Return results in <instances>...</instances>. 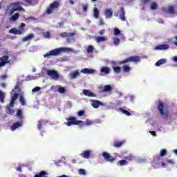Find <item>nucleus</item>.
<instances>
[{
  "label": "nucleus",
  "instance_id": "nucleus-40",
  "mask_svg": "<svg viewBox=\"0 0 177 177\" xmlns=\"http://www.w3.org/2000/svg\"><path fill=\"white\" fill-rule=\"evenodd\" d=\"M120 39L118 37H114L113 38V44L115 45V46H118L120 45Z\"/></svg>",
  "mask_w": 177,
  "mask_h": 177
},
{
  "label": "nucleus",
  "instance_id": "nucleus-58",
  "mask_svg": "<svg viewBox=\"0 0 177 177\" xmlns=\"http://www.w3.org/2000/svg\"><path fill=\"white\" fill-rule=\"evenodd\" d=\"M104 32H106V30L102 29V30H100L98 32V34H99L100 35H103V34H104Z\"/></svg>",
  "mask_w": 177,
  "mask_h": 177
},
{
  "label": "nucleus",
  "instance_id": "nucleus-41",
  "mask_svg": "<svg viewBox=\"0 0 177 177\" xmlns=\"http://www.w3.org/2000/svg\"><path fill=\"white\" fill-rule=\"evenodd\" d=\"M58 92L59 93H66V88H64V87L59 86H58Z\"/></svg>",
  "mask_w": 177,
  "mask_h": 177
},
{
  "label": "nucleus",
  "instance_id": "nucleus-50",
  "mask_svg": "<svg viewBox=\"0 0 177 177\" xmlns=\"http://www.w3.org/2000/svg\"><path fill=\"white\" fill-rule=\"evenodd\" d=\"M93 52V46H88V47L87 48V53H92Z\"/></svg>",
  "mask_w": 177,
  "mask_h": 177
},
{
  "label": "nucleus",
  "instance_id": "nucleus-11",
  "mask_svg": "<svg viewBox=\"0 0 177 177\" xmlns=\"http://www.w3.org/2000/svg\"><path fill=\"white\" fill-rule=\"evenodd\" d=\"M91 106L94 109H99L100 106H103V102H102L97 100H91Z\"/></svg>",
  "mask_w": 177,
  "mask_h": 177
},
{
  "label": "nucleus",
  "instance_id": "nucleus-52",
  "mask_svg": "<svg viewBox=\"0 0 177 177\" xmlns=\"http://www.w3.org/2000/svg\"><path fill=\"white\" fill-rule=\"evenodd\" d=\"M152 167L155 169L160 168V163L159 162H156V163H152Z\"/></svg>",
  "mask_w": 177,
  "mask_h": 177
},
{
  "label": "nucleus",
  "instance_id": "nucleus-5",
  "mask_svg": "<svg viewBox=\"0 0 177 177\" xmlns=\"http://www.w3.org/2000/svg\"><path fill=\"white\" fill-rule=\"evenodd\" d=\"M24 27H26V24L21 23L19 26V30L16 29L15 28H11L9 31L10 34H14V35H21L25 31Z\"/></svg>",
  "mask_w": 177,
  "mask_h": 177
},
{
  "label": "nucleus",
  "instance_id": "nucleus-25",
  "mask_svg": "<svg viewBox=\"0 0 177 177\" xmlns=\"http://www.w3.org/2000/svg\"><path fill=\"white\" fill-rule=\"evenodd\" d=\"M165 63H167V59H159L156 63V66L157 67H160V66H161L162 64H165Z\"/></svg>",
  "mask_w": 177,
  "mask_h": 177
},
{
  "label": "nucleus",
  "instance_id": "nucleus-35",
  "mask_svg": "<svg viewBox=\"0 0 177 177\" xmlns=\"http://www.w3.org/2000/svg\"><path fill=\"white\" fill-rule=\"evenodd\" d=\"M6 113L8 114H14L15 110H13L11 106H7L6 107Z\"/></svg>",
  "mask_w": 177,
  "mask_h": 177
},
{
  "label": "nucleus",
  "instance_id": "nucleus-36",
  "mask_svg": "<svg viewBox=\"0 0 177 177\" xmlns=\"http://www.w3.org/2000/svg\"><path fill=\"white\" fill-rule=\"evenodd\" d=\"M124 160H127V161H133V160H135V156H133V155H129L128 156L124 157Z\"/></svg>",
  "mask_w": 177,
  "mask_h": 177
},
{
  "label": "nucleus",
  "instance_id": "nucleus-53",
  "mask_svg": "<svg viewBox=\"0 0 177 177\" xmlns=\"http://www.w3.org/2000/svg\"><path fill=\"white\" fill-rule=\"evenodd\" d=\"M84 113H85V111H80L77 113V115L78 117H82V115H84Z\"/></svg>",
  "mask_w": 177,
  "mask_h": 177
},
{
  "label": "nucleus",
  "instance_id": "nucleus-3",
  "mask_svg": "<svg viewBox=\"0 0 177 177\" xmlns=\"http://www.w3.org/2000/svg\"><path fill=\"white\" fill-rule=\"evenodd\" d=\"M65 125L67 127H71V125H80V128L85 127V123L82 120H77L75 117H71L67 119V122H65Z\"/></svg>",
  "mask_w": 177,
  "mask_h": 177
},
{
  "label": "nucleus",
  "instance_id": "nucleus-6",
  "mask_svg": "<svg viewBox=\"0 0 177 177\" xmlns=\"http://www.w3.org/2000/svg\"><path fill=\"white\" fill-rule=\"evenodd\" d=\"M46 73L47 75H48V77H50V78H52V80H54L55 81H57V80H59V78H60L59 73L55 70H47Z\"/></svg>",
  "mask_w": 177,
  "mask_h": 177
},
{
  "label": "nucleus",
  "instance_id": "nucleus-12",
  "mask_svg": "<svg viewBox=\"0 0 177 177\" xmlns=\"http://www.w3.org/2000/svg\"><path fill=\"white\" fill-rule=\"evenodd\" d=\"M111 71V70L110 69V68H109L107 66H102L100 68V73H101L102 75H107V74H110Z\"/></svg>",
  "mask_w": 177,
  "mask_h": 177
},
{
  "label": "nucleus",
  "instance_id": "nucleus-27",
  "mask_svg": "<svg viewBox=\"0 0 177 177\" xmlns=\"http://www.w3.org/2000/svg\"><path fill=\"white\" fill-rule=\"evenodd\" d=\"M104 41H107V39L104 37H97L96 38V42H97V44H100V42H104Z\"/></svg>",
  "mask_w": 177,
  "mask_h": 177
},
{
  "label": "nucleus",
  "instance_id": "nucleus-33",
  "mask_svg": "<svg viewBox=\"0 0 177 177\" xmlns=\"http://www.w3.org/2000/svg\"><path fill=\"white\" fill-rule=\"evenodd\" d=\"M0 102L4 103L5 102V93L0 90Z\"/></svg>",
  "mask_w": 177,
  "mask_h": 177
},
{
  "label": "nucleus",
  "instance_id": "nucleus-9",
  "mask_svg": "<svg viewBox=\"0 0 177 177\" xmlns=\"http://www.w3.org/2000/svg\"><path fill=\"white\" fill-rule=\"evenodd\" d=\"M102 156L104 157L105 161H109V162H114L115 161V158L110 156V153L107 152H103Z\"/></svg>",
  "mask_w": 177,
  "mask_h": 177
},
{
  "label": "nucleus",
  "instance_id": "nucleus-48",
  "mask_svg": "<svg viewBox=\"0 0 177 177\" xmlns=\"http://www.w3.org/2000/svg\"><path fill=\"white\" fill-rule=\"evenodd\" d=\"M168 13H171V14L175 13V8H174V7L172 6L169 7Z\"/></svg>",
  "mask_w": 177,
  "mask_h": 177
},
{
  "label": "nucleus",
  "instance_id": "nucleus-17",
  "mask_svg": "<svg viewBox=\"0 0 177 177\" xmlns=\"http://www.w3.org/2000/svg\"><path fill=\"white\" fill-rule=\"evenodd\" d=\"M48 121L46 120H40L38 121L37 123V129H39V131H41V129H42V125H46V124H48Z\"/></svg>",
  "mask_w": 177,
  "mask_h": 177
},
{
  "label": "nucleus",
  "instance_id": "nucleus-54",
  "mask_svg": "<svg viewBox=\"0 0 177 177\" xmlns=\"http://www.w3.org/2000/svg\"><path fill=\"white\" fill-rule=\"evenodd\" d=\"M79 173L81 174V175H86V172L85 171V169H80L79 170Z\"/></svg>",
  "mask_w": 177,
  "mask_h": 177
},
{
  "label": "nucleus",
  "instance_id": "nucleus-39",
  "mask_svg": "<svg viewBox=\"0 0 177 177\" xmlns=\"http://www.w3.org/2000/svg\"><path fill=\"white\" fill-rule=\"evenodd\" d=\"M158 8V6L156 4V2H153L151 3V10H156Z\"/></svg>",
  "mask_w": 177,
  "mask_h": 177
},
{
  "label": "nucleus",
  "instance_id": "nucleus-20",
  "mask_svg": "<svg viewBox=\"0 0 177 177\" xmlns=\"http://www.w3.org/2000/svg\"><path fill=\"white\" fill-rule=\"evenodd\" d=\"M105 17L106 19H111L113 17V10L111 8L106 9L105 10Z\"/></svg>",
  "mask_w": 177,
  "mask_h": 177
},
{
  "label": "nucleus",
  "instance_id": "nucleus-24",
  "mask_svg": "<svg viewBox=\"0 0 177 177\" xmlns=\"http://www.w3.org/2000/svg\"><path fill=\"white\" fill-rule=\"evenodd\" d=\"M80 71H78V70L73 72L72 73H71V78L72 80H75V78H77V77H80Z\"/></svg>",
  "mask_w": 177,
  "mask_h": 177
},
{
  "label": "nucleus",
  "instance_id": "nucleus-46",
  "mask_svg": "<svg viewBox=\"0 0 177 177\" xmlns=\"http://www.w3.org/2000/svg\"><path fill=\"white\" fill-rule=\"evenodd\" d=\"M151 1L152 0H141V3L144 6L147 5L149 3H151Z\"/></svg>",
  "mask_w": 177,
  "mask_h": 177
},
{
  "label": "nucleus",
  "instance_id": "nucleus-42",
  "mask_svg": "<svg viewBox=\"0 0 177 177\" xmlns=\"http://www.w3.org/2000/svg\"><path fill=\"white\" fill-rule=\"evenodd\" d=\"M124 145V142H115L114 147H121Z\"/></svg>",
  "mask_w": 177,
  "mask_h": 177
},
{
  "label": "nucleus",
  "instance_id": "nucleus-55",
  "mask_svg": "<svg viewBox=\"0 0 177 177\" xmlns=\"http://www.w3.org/2000/svg\"><path fill=\"white\" fill-rule=\"evenodd\" d=\"M41 91V88H40V87H35V88L32 90V92H38V91Z\"/></svg>",
  "mask_w": 177,
  "mask_h": 177
},
{
  "label": "nucleus",
  "instance_id": "nucleus-29",
  "mask_svg": "<svg viewBox=\"0 0 177 177\" xmlns=\"http://www.w3.org/2000/svg\"><path fill=\"white\" fill-rule=\"evenodd\" d=\"M99 10L97 8H93V15L95 19H99Z\"/></svg>",
  "mask_w": 177,
  "mask_h": 177
},
{
  "label": "nucleus",
  "instance_id": "nucleus-8",
  "mask_svg": "<svg viewBox=\"0 0 177 177\" xmlns=\"http://www.w3.org/2000/svg\"><path fill=\"white\" fill-rule=\"evenodd\" d=\"M59 6V2L57 1H54L53 3L50 5L48 8L46 10V14L47 15H50L52 12H53V9H56V8H58Z\"/></svg>",
  "mask_w": 177,
  "mask_h": 177
},
{
  "label": "nucleus",
  "instance_id": "nucleus-1",
  "mask_svg": "<svg viewBox=\"0 0 177 177\" xmlns=\"http://www.w3.org/2000/svg\"><path fill=\"white\" fill-rule=\"evenodd\" d=\"M157 106L159 114L162 115L164 120H168V118H169V110L168 109V107L165 106L164 102L161 100L158 101Z\"/></svg>",
  "mask_w": 177,
  "mask_h": 177
},
{
  "label": "nucleus",
  "instance_id": "nucleus-34",
  "mask_svg": "<svg viewBox=\"0 0 177 177\" xmlns=\"http://www.w3.org/2000/svg\"><path fill=\"white\" fill-rule=\"evenodd\" d=\"M19 19V13H15L14 15H12L10 18V20L11 21H16Z\"/></svg>",
  "mask_w": 177,
  "mask_h": 177
},
{
  "label": "nucleus",
  "instance_id": "nucleus-59",
  "mask_svg": "<svg viewBox=\"0 0 177 177\" xmlns=\"http://www.w3.org/2000/svg\"><path fill=\"white\" fill-rule=\"evenodd\" d=\"M167 162L168 164H171V165H174L175 164V162H174V160H168Z\"/></svg>",
  "mask_w": 177,
  "mask_h": 177
},
{
  "label": "nucleus",
  "instance_id": "nucleus-18",
  "mask_svg": "<svg viewBox=\"0 0 177 177\" xmlns=\"http://www.w3.org/2000/svg\"><path fill=\"white\" fill-rule=\"evenodd\" d=\"M83 93L84 96H88V97H96V94L92 93L89 90H86V89L83 90Z\"/></svg>",
  "mask_w": 177,
  "mask_h": 177
},
{
  "label": "nucleus",
  "instance_id": "nucleus-23",
  "mask_svg": "<svg viewBox=\"0 0 177 177\" xmlns=\"http://www.w3.org/2000/svg\"><path fill=\"white\" fill-rule=\"evenodd\" d=\"M48 172L45 171H41L39 173L35 175V177H48Z\"/></svg>",
  "mask_w": 177,
  "mask_h": 177
},
{
  "label": "nucleus",
  "instance_id": "nucleus-64",
  "mask_svg": "<svg viewBox=\"0 0 177 177\" xmlns=\"http://www.w3.org/2000/svg\"><path fill=\"white\" fill-rule=\"evenodd\" d=\"M151 134H152L153 136H156V131H149Z\"/></svg>",
  "mask_w": 177,
  "mask_h": 177
},
{
  "label": "nucleus",
  "instance_id": "nucleus-21",
  "mask_svg": "<svg viewBox=\"0 0 177 177\" xmlns=\"http://www.w3.org/2000/svg\"><path fill=\"white\" fill-rule=\"evenodd\" d=\"M80 73L82 74H93V73H95V70L85 68L82 69Z\"/></svg>",
  "mask_w": 177,
  "mask_h": 177
},
{
  "label": "nucleus",
  "instance_id": "nucleus-30",
  "mask_svg": "<svg viewBox=\"0 0 177 177\" xmlns=\"http://www.w3.org/2000/svg\"><path fill=\"white\" fill-rule=\"evenodd\" d=\"M122 70L124 73H129V71H131V67H129V65H124L122 66Z\"/></svg>",
  "mask_w": 177,
  "mask_h": 177
},
{
  "label": "nucleus",
  "instance_id": "nucleus-19",
  "mask_svg": "<svg viewBox=\"0 0 177 177\" xmlns=\"http://www.w3.org/2000/svg\"><path fill=\"white\" fill-rule=\"evenodd\" d=\"M119 17L122 20V21H125V10L124 9V7L120 8Z\"/></svg>",
  "mask_w": 177,
  "mask_h": 177
},
{
  "label": "nucleus",
  "instance_id": "nucleus-26",
  "mask_svg": "<svg viewBox=\"0 0 177 177\" xmlns=\"http://www.w3.org/2000/svg\"><path fill=\"white\" fill-rule=\"evenodd\" d=\"M17 117L19 120H23L24 118V117L23 116V111H21V109H18L17 112Z\"/></svg>",
  "mask_w": 177,
  "mask_h": 177
},
{
  "label": "nucleus",
  "instance_id": "nucleus-63",
  "mask_svg": "<svg viewBox=\"0 0 177 177\" xmlns=\"http://www.w3.org/2000/svg\"><path fill=\"white\" fill-rule=\"evenodd\" d=\"M16 170L18 171L19 172H21V167L19 166L18 167H17Z\"/></svg>",
  "mask_w": 177,
  "mask_h": 177
},
{
  "label": "nucleus",
  "instance_id": "nucleus-49",
  "mask_svg": "<svg viewBox=\"0 0 177 177\" xmlns=\"http://www.w3.org/2000/svg\"><path fill=\"white\" fill-rule=\"evenodd\" d=\"M88 4L82 5L84 13H86V12H88Z\"/></svg>",
  "mask_w": 177,
  "mask_h": 177
},
{
  "label": "nucleus",
  "instance_id": "nucleus-56",
  "mask_svg": "<svg viewBox=\"0 0 177 177\" xmlns=\"http://www.w3.org/2000/svg\"><path fill=\"white\" fill-rule=\"evenodd\" d=\"M44 37H46L47 38H50V32H46L44 33Z\"/></svg>",
  "mask_w": 177,
  "mask_h": 177
},
{
  "label": "nucleus",
  "instance_id": "nucleus-62",
  "mask_svg": "<svg viewBox=\"0 0 177 177\" xmlns=\"http://www.w3.org/2000/svg\"><path fill=\"white\" fill-rule=\"evenodd\" d=\"M174 39H176V41L174 42V45H175L176 46H177V36L174 37Z\"/></svg>",
  "mask_w": 177,
  "mask_h": 177
},
{
  "label": "nucleus",
  "instance_id": "nucleus-28",
  "mask_svg": "<svg viewBox=\"0 0 177 177\" xmlns=\"http://www.w3.org/2000/svg\"><path fill=\"white\" fill-rule=\"evenodd\" d=\"M113 88L110 85H106L102 89V92H110Z\"/></svg>",
  "mask_w": 177,
  "mask_h": 177
},
{
  "label": "nucleus",
  "instance_id": "nucleus-51",
  "mask_svg": "<svg viewBox=\"0 0 177 177\" xmlns=\"http://www.w3.org/2000/svg\"><path fill=\"white\" fill-rule=\"evenodd\" d=\"M92 124H93V121L87 119L86 120V123H84V125H92Z\"/></svg>",
  "mask_w": 177,
  "mask_h": 177
},
{
  "label": "nucleus",
  "instance_id": "nucleus-57",
  "mask_svg": "<svg viewBox=\"0 0 177 177\" xmlns=\"http://www.w3.org/2000/svg\"><path fill=\"white\" fill-rule=\"evenodd\" d=\"M15 106V101H12L10 100V104L8 105V107H14Z\"/></svg>",
  "mask_w": 177,
  "mask_h": 177
},
{
  "label": "nucleus",
  "instance_id": "nucleus-13",
  "mask_svg": "<svg viewBox=\"0 0 177 177\" xmlns=\"http://www.w3.org/2000/svg\"><path fill=\"white\" fill-rule=\"evenodd\" d=\"M167 49H169V45L168 44H160L155 47L156 50H167Z\"/></svg>",
  "mask_w": 177,
  "mask_h": 177
},
{
  "label": "nucleus",
  "instance_id": "nucleus-14",
  "mask_svg": "<svg viewBox=\"0 0 177 177\" xmlns=\"http://www.w3.org/2000/svg\"><path fill=\"white\" fill-rule=\"evenodd\" d=\"M59 35L60 37H62V38H71V37H74V35H75V33L64 32H61Z\"/></svg>",
  "mask_w": 177,
  "mask_h": 177
},
{
  "label": "nucleus",
  "instance_id": "nucleus-61",
  "mask_svg": "<svg viewBox=\"0 0 177 177\" xmlns=\"http://www.w3.org/2000/svg\"><path fill=\"white\" fill-rule=\"evenodd\" d=\"M100 26H104V22L103 21V19H100L99 22Z\"/></svg>",
  "mask_w": 177,
  "mask_h": 177
},
{
  "label": "nucleus",
  "instance_id": "nucleus-15",
  "mask_svg": "<svg viewBox=\"0 0 177 177\" xmlns=\"http://www.w3.org/2000/svg\"><path fill=\"white\" fill-rule=\"evenodd\" d=\"M91 154H92V151L91 150H86L84 151L81 154V157H82L83 158H90L91 157Z\"/></svg>",
  "mask_w": 177,
  "mask_h": 177
},
{
  "label": "nucleus",
  "instance_id": "nucleus-4",
  "mask_svg": "<svg viewBox=\"0 0 177 177\" xmlns=\"http://www.w3.org/2000/svg\"><path fill=\"white\" fill-rule=\"evenodd\" d=\"M140 62V57L138 55L131 56L123 61H120L118 62L119 66L121 64H127V63H139Z\"/></svg>",
  "mask_w": 177,
  "mask_h": 177
},
{
  "label": "nucleus",
  "instance_id": "nucleus-7",
  "mask_svg": "<svg viewBox=\"0 0 177 177\" xmlns=\"http://www.w3.org/2000/svg\"><path fill=\"white\" fill-rule=\"evenodd\" d=\"M10 63L8 55H3L0 57V67H3Z\"/></svg>",
  "mask_w": 177,
  "mask_h": 177
},
{
  "label": "nucleus",
  "instance_id": "nucleus-38",
  "mask_svg": "<svg viewBox=\"0 0 177 177\" xmlns=\"http://www.w3.org/2000/svg\"><path fill=\"white\" fill-rule=\"evenodd\" d=\"M19 97V93H14V95L12 96L11 97V101L12 102H16V100H17V98Z\"/></svg>",
  "mask_w": 177,
  "mask_h": 177
},
{
  "label": "nucleus",
  "instance_id": "nucleus-32",
  "mask_svg": "<svg viewBox=\"0 0 177 177\" xmlns=\"http://www.w3.org/2000/svg\"><path fill=\"white\" fill-rule=\"evenodd\" d=\"M19 103L21 104V106H26V100L22 95L19 96Z\"/></svg>",
  "mask_w": 177,
  "mask_h": 177
},
{
  "label": "nucleus",
  "instance_id": "nucleus-2",
  "mask_svg": "<svg viewBox=\"0 0 177 177\" xmlns=\"http://www.w3.org/2000/svg\"><path fill=\"white\" fill-rule=\"evenodd\" d=\"M70 50L68 48H57L53 50H50L48 53L44 55V57H49V56H59V55H62L63 52H67Z\"/></svg>",
  "mask_w": 177,
  "mask_h": 177
},
{
  "label": "nucleus",
  "instance_id": "nucleus-37",
  "mask_svg": "<svg viewBox=\"0 0 177 177\" xmlns=\"http://www.w3.org/2000/svg\"><path fill=\"white\" fill-rule=\"evenodd\" d=\"M113 71L116 73H121V67L120 66H112Z\"/></svg>",
  "mask_w": 177,
  "mask_h": 177
},
{
  "label": "nucleus",
  "instance_id": "nucleus-22",
  "mask_svg": "<svg viewBox=\"0 0 177 177\" xmlns=\"http://www.w3.org/2000/svg\"><path fill=\"white\" fill-rule=\"evenodd\" d=\"M34 38V34H29L22 38L23 42H27V41H31Z\"/></svg>",
  "mask_w": 177,
  "mask_h": 177
},
{
  "label": "nucleus",
  "instance_id": "nucleus-43",
  "mask_svg": "<svg viewBox=\"0 0 177 177\" xmlns=\"http://www.w3.org/2000/svg\"><path fill=\"white\" fill-rule=\"evenodd\" d=\"M59 85H57V86H52L50 88V91L51 92H57V88H58Z\"/></svg>",
  "mask_w": 177,
  "mask_h": 177
},
{
  "label": "nucleus",
  "instance_id": "nucleus-60",
  "mask_svg": "<svg viewBox=\"0 0 177 177\" xmlns=\"http://www.w3.org/2000/svg\"><path fill=\"white\" fill-rule=\"evenodd\" d=\"M25 2H26V3L31 4L34 2V0H25Z\"/></svg>",
  "mask_w": 177,
  "mask_h": 177
},
{
  "label": "nucleus",
  "instance_id": "nucleus-16",
  "mask_svg": "<svg viewBox=\"0 0 177 177\" xmlns=\"http://www.w3.org/2000/svg\"><path fill=\"white\" fill-rule=\"evenodd\" d=\"M20 127H23V122H15L10 127L11 131H16L17 128H20Z\"/></svg>",
  "mask_w": 177,
  "mask_h": 177
},
{
  "label": "nucleus",
  "instance_id": "nucleus-31",
  "mask_svg": "<svg viewBox=\"0 0 177 177\" xmlns=\"http://www.w3.org/2000/svg\"><path fill=\"white\" fill-rule=\"evenodd\" d=\"M118 163L120 167H122L124 165H128V161H127L126 160H120L118 162Z\"/></svg>",
  "mask_w": 177,
  "mask_h": 177
},
{
  "label": "nucleus",
  "instance_id": "nucleus-10",
  "mask_svg": "<svg viewBox=\"0 0 177 177\" xmlns=\"http://www.w3.org/2000/svg\"><path fill=\"white\" fill-rule=\"evenodd\" d=\"M13 8H12V10L10 11V15H13L14 12H16V10H23V7L20 6V3H13Z\"/></svg>",
  "mask_w": 177,
  "mask_h": 177
},
{
  "label": "nucleus",
  "instance_id": "nucleus-45",
  "mask_svg": "<svg viewBox=\"0 0 177 177\" xmlns=\"http://www.w3.org/2000/svg\"><path fill=\"white\" fill-rule=\"evenodd\" d=\"M166 154H167V149H163L160 150V157H164V156H165Z\"/></svg>",
  "mask_w": 177,
  "mask_h": 177
},
{
  "label": "nucleus",
  "instance_id": "nucleus-47",
  "mask_svg": "<svg viewBox=\"0 0 177 177\" xmlns=\"http://www.w3.org/2000/svg\"><path fill=\"white\" fill-rule=\"evenodd\" d=\"M113 33H114V35H120V34H121V31L120 30V29L115 28L113 30Z\"/></svg>",
  "mask_w": 177,
  "mask_h": 177
},
{
  "label": "nucleus",
  "instance_id": "nucleus-44",
  "mask_svg": "<svg viewBox=\"0 0 177 177\" xmlns=\"http://www.w3.org/2000/svg\"><path fill=\"white\" fill-rule=\"evenodd\" d=\"M120 111H122V113H123V114H125L126 115H131V113H129V111H127L126 109H124L122 108H120Z\"/></svg>",
  "mask_w": 177,
  "mask_h": 177
}]
</instances>
